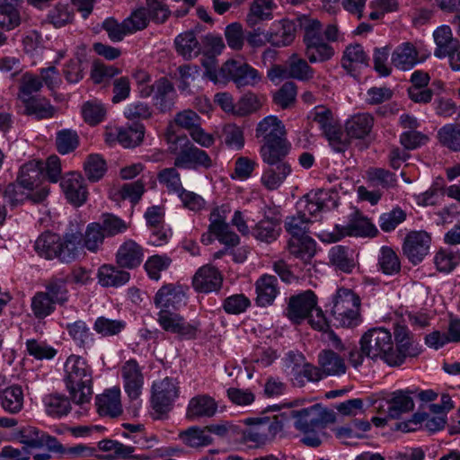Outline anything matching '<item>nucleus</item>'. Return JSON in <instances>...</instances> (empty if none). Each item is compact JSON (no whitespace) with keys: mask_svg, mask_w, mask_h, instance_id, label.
Here are the masks:
<instances>
[{"mask_svg":"<svg viewBox=\"0 0 460 460\" xmlns=\"http://www.w3.org/2000/svg\"><path fill=\"white\" fill-rule=\"evenodd\" d=\"M303 207L296 215L285 219V229L291 235L290 238L309 236L307 233L312 223L311 216L305 211V207Z\"/></svg>","mask_w":460,"mask_h":460,"instance_id":"a19ab883","label":"nucleus"},{"mask_svg":"<svg viewBox=\"0 0 460 460\" xmlns=\"http://www.w3.org/2000/svg\"><path fill=\"white\" fill-rule=\"evenodd\" d=\"M290 145L288 140L263 144L261 147L262 161L268 165H276L281 163H288L285 157L288 154Z\"/></svg>","mask_w":460,"mask_h":460,"instance_id":"ea45409f","label":"nucleus"},{"mask_svg":"<svg viewBox=\"0 0 460 460\" xmlns=\"http://www.w3.org/2000/svg\"><path fill=\"white\" fill-rule=\"evenodd\" d=\"M392 65L400 70H410L419 62V53L416 47L411 42L398 45L392 53Z\"/></svg>","mask_w":460,"mask_h":460,"instance_id":"7c9ffc66","label":"nucleus"},{"mask_svg":"<svg viewBox=\"0 0 460 460\" xmlns=\"http://www.w3.org/2000/svg\"><path fill=\"white\" fill-rule=\"evenodd\" d=\"M208 78L215 83L232 81L240 87L255 86L261 81V75L249 64L234 59L227 60L219 69L208 68Z\"/></svg>","mask_w":460,"mask_h":460,"instance_id":"20e7f679","label":"nucleus"},{"mask_svg":"<svg viewBox=\"0 0 460 460\" xmlns=\"http://www.w3.org/2000/svg\"><path fill=\"white\" fill-rule=\"evenodd\" d=\"M285 135V126L275 116L264 118L256 128V137L261 138L263 144L287 140Z\"/></svg>","mask_w":460,"mask_h":460,"instance_id":"393cba45","label":"nucleus"},{"mask_svg":"<svg viewBox=\"0 0 460 460\" xmlns=\"http://www.w3.org/2000/svg\"><path fill=\"white\" fill-rule=\"evenodd\" d=\"M305 31V54L311 63L329 60L334 55L333 48L323 41L322 23L303 15L297 19Z\"/></svg>","mask_w":460,"mask_h":460,"instance_id":"39448f33","label":"nucleus"},{"mask_svg":"<svg viewBox=\"0 0 460 460\" xmlns=\"http://www.w3.org/2000/svg\"><path fill=\"white\" fill-rule=\"evenodd\" d=\"M69 336L79 347L85 348L93 343V334L84 321H76L66 325Z\"/></svg>","mask_w":460,"mask_h":460,"instance_id":"69168bd1","label":"nucleus"},{"mask_svg":"<svg viewBox=\"0 0 460 460\" xmlns=\"http://www.w3.org/2000/svg\"><path fill=\"white\" fill-rule=\"evenodd\" d=\"M460 262V252L451 249L438 252L434 257V263L441 272L452 271Z\"/></svg>","mask_w":460,"mask_h":460,"instance_id":"338daca9","label":"nucleus"},{"mask_svg":"<svg viewBox=\"0 0 460 460\" xmlns=\"http://www.w3.org/2000/svg\"><path fill=\"white\" fill-rule=\"evenodd\" d=\"M84 251L83 234L79 231L58 235L57 259L61 262H71L76 260Z\"/></svg>","mask_w":460,"mask_h":460,"instance_id":"6ab92c4d","label":"nucleus"},{"mask_svg":"<svg viewBox=\"0 0 460 460\" xmlns=\"http://www.w3.org/2000/svg\"><path fill=\"white\" fill-rule=\"evenodd\" d=\"M255 291L257 305H271L279 294L278 279L270 274L261 275L255 282Z\"/></svg>","mask_w":460,"mask_h":460,"instance_id":"b1692460","label":"nucleus"},{"mask_svg":"<svg viewBox=\"0 0 460 460\" xmlns=\"http://www.w3.org/2000/svg\"><path fill=\"white\" fill-rule=\"evenodd\" d=\"M296 31V27L293 21L282 19L272 24L268 42L278 48L288 46L295 40Z\"/></svg>","mask_w":460,"mask_h":460,"instance_id":"c756f323","label":"nucleus"},{"mask_svg":"<svg viewBox=\"0 0 460 460\" xmlns=\"http://www.w3.org/2000/svg\"><path fill=\"white\" fill-rule=\"evenodd\" d=\"M84 170L90 181H98L107 171L106 162L100 155L92 154L84 161Z\"/></svg>","mask_w":460,"mask_h":460,"instance_id":"13d9d810","label":"nucleus"},{"mask_svg":"<svg viewBox=\"0 0 460 460\" xmlns=\"http://www.w3.org/2000/svg\"><path fill=\"white\" fill-rule=\"evenodd\" d=\"M288 251L292 256L307 263L316 252V243L310 236L290 238Z\"/></svg>","mask_w":460,"mask_h":460,"instance_id":"58836bf2","label":"nucleus"},{"mask_svg":"<svg viewBox=\"0 0 460 460\" xmlns=\"http://www.w3.org/2000/svg\"><path fill=\"white\" fill-rule=\"evenodd\" d=\"M23 0H0V28L11 31L21 23L19 8Z\"/></svg>","mask_w":460,"mask_h":460,"instance_id":"e433bc0d","label":"nucleus"},{"mask_svg":"<svg viewBox=\"0 0 460 460\" xmlns=\"http://www.w3.org/2000/svg\"><path fill=\"white\" fill-rule=\"evenodd\" d=\"M291 416L295 420V428L305 436L301 439L303 444L317 447L322 444L318 431L323 429L331 421V414L323 410L319 405H313L297 411H292Z\"/></svg>","mask_w":460,"mask_h":460,"instance_id":"f03ea898","label":"nucleus"},{"mask_svg":"<svg viewBox=\"0 0 460 460\" xmlns=\"http://www.w3.org/2000/svg\"><path fill=\"white\" fill-rule=\"evenodd\" d=\"M318 364L325 376H341L346 372L344 359L331 349H325L318 355Z\"/></svg>","mask_w":460,"mask_h":460,"instance_id":"79ce46f5","label":"nucleus"},{"mask_svg":"<svg viewBox=\"0 0 460 460\" xmlns=\"http://www.w3.org/2000/svg\"><path fill=\"white\" fill-rule=\"evenodd\" d=\"M252 234L257 240L270 243L278 238L279 228L275 221L266 218L255 225Z\"/></svg>","mask_w":460,"mask_h":460,"instance_id":"bf43d9fd","label":"nucleus"},{"mask_svg":"<svg viewBox=\"0 0 460 460\" xmlns=\"http://www.w3.org/2000/svg\"><path fill=\"white\" fill-rule=\"evenodd\" d=\"M378 266L385 275H395L401 270V261L396 252L388 246H383L378 256Z\"/></svg>","mask_w":460,"mask_h":460,"instance_id":"6e6d98bb","label":"nucleus"},{"mask_svg":"<svg viewBox=\"0 0 460 460\" xmlns=\"http://www.w3.org/2000/svg\"><path fill=\"white\" fill-rule=\"evenodd\" d=\"M177 142H184L174 159V166L181 169H208L213 165L210 156L202 149L191 144L186 137H176Z\"/></svg>","mask_w":460,"mask_h":460,"instance_id":"1a4fd4ad","label":"nucleus"},{"mask_svg":"<svg viewBox=\"0 0 460 460\" xmlns=\"http://www.w3.org/2000/svg\"><path fill=\"white\" fill-rule=\"evenodd\" d=\"M97 411L102 416L115 418L122 413L120 390L119 387L107 389L96 396Z\"/></svg>","mask_w":460,"mask_h":460,"instance_id":"c85d7f7f","label":"nucleus"},{"mask_svg":"<svg viewBox=\"0 0 460 460\" xmlns=\"http://www.w3.org/2000/svg\"><path fill=\"white\" fill-rule=\"evenodd\" d=\"M21 102L24 106V114L37 119H50L56 112L54 106L46 98L32 97Z\"/></svg>","mask_w":460,"mask_h":460,"instance_id":"a18cd8bd","label":"nucleus"},{"mask_svg":"<svg viewBox=\"0 0 460 460\" xmlns=\"http://www.w3.org/2000/svg\"><path fill=\"white\" fill-rule=\"evenodd\" d=\"M185 293L172 284L162 287L154 298L155 305L160 311L164 309H177L184 301Z\"/></svg>","mask_w":460,"mask_h":460,"instance_id":"473e14b6","label":"nucleus"},{"mask_svg":"<svg viewBox=\"0 0 460 460\" xmlns=\"http://www.w3.org/2000/svg\"><path fill=\"white\" fill-rule=\"evenodd\" d=\"M98 447L103 452L109 453L108 456L113 460H148L149 456L145 454H137V447L135 446L124 445L113 439H102L98 443Z\"/></svg>","mask_w":460,"mask_h":460,"instance_id":"412c9836","label":"nucleus"},{"mask_svg":"<svg viewBox=\"0 0 460 460\" xmlns=\"http://www.w3.org/2000/svg\"><path fill=\"white\" fill-rule=\"evenodd\" d=\"M42 86L40 76L31 73L23 74L19 84V100L23 101L34 97L33 93L40 92Z\"/></svg>","mask_w":460,"mask_h":460,"instance_id":"e2e57ef3","label":"nucleus"},{"mask_svg":"<svg viewBox=\"0 0 460 460\" xmlns=\"http://www.w3.org/2000/svg\"><path fill=\"white\" fill-rule=\"evenodd\" d=\"M297 87L293 82H286L274 93L273 102L283 110L291 108L296 100Z\"/></svg>","mask_w":460,"mask_h":460,"instance_id":"052dcab7","label":"nucleus"},{"mask_svg":"<svg viewBox=\"0 0 460 460\" xmlns=\"http://www.w3.org/2000/svg\"><path fill=\"white\" fill-rule=\"evenodd\" d=\"M181 441L191 447L208 446L212 443V438L205 429L190 427L179 435Z\"/></svg>","mask_w":460,"mask_h":460,"instance_id":"4d7b16f0","label":"nucleus"},{"mask_svg":"<svg viewBox=\"0 0 460 460\" xmlns=\"http://www.w3.org/2000/svg\"><path fill=\"white\" fill-rule=\"evenodd\" d=\"M130 274L112 265H102L98 270V281L102 287H119L125 285Z\"/></svg>","mask_w":460,"mask_h":460,"instance_id":"c03bdc74","label":"nucleus"},{"mask_svg":"<svg viewBox=\"0 0 460 460\" xmlns=\"http://www.w3.org/2000/svg\"><path fill=\"white\" fill-rule=\"evenodd\" d=\"M222 282L221 273L217 268L209 264L200 267L192 278L193 288L201 293L218 290L222 286Z\"/></svg>","mask_w":460,"mask_h":460,"instance_id":"aec40b11","label":"nucleus"},{"mask_svg":"<svg viewBox=\"0 0 460 460\" xmlns=\"http://www.w3.org/2000/svg\"><path fill=\"white\" fill-rule=\"evenodd\" d=\"M64 383L72 402L84 406L91 402L93 391V369L85 358L70 355L64 365Z\"/></svg>","mask_w":460,"mask_h":460,"instance_id":"f257e3e1","label":"nucleus"},{"mask_svg":"<svg viewBox=\"0 0 460 460\" xmlns=\"http://www.w3.org/2000/svg\"><path fill=\"white\" fill-rule=\"evenodd\" d=\"M44 292L51 297L55 304L62 305L68 301L69 295L66 279L51 278L48 281Z\"/></svg>","mask_w":460,"mask_h":460,"instance_id":"680f3d73","label":"nucleus"},{"mask_svg":"<svg viewBox=\"0 0 460 460\" xmlns=\"http://www.w3.org/2000/svg\"><path fill=\"white\" fill-rule=\"evenodd\" d=\"M317 303V296L312 290L291 296L285 309V315L293 323L300 324L310 316Z\"/></svg>","mask_w":460,"mask_h":460,"instance_id":"9d476101","label":"nucleus"},{"mask_svg":"<svg viewBox=\"0 0 460 460\" xmlns=\"http://www.w3.org/2000/svg\"><path fill=\"white\" fill-rule=\"evenodd\" d=\"M217 411V403L214 398L208 394H199L190 400L186 417L190 420L210 418L216 414Z\"/></svg>","mask_w":460,"mask_h":460,"instance_id":"bb28decb","label":"nucleus"},{"mask_svg":"<svg viewBox=\"0 0 460 460\" xmlns=\"http://www.w3.org/2000/svg\"><path fill=\"white\" fill-rule=\"evenodd\" d=\"M60 187L68 200L74 206L83 205L87 199V189L84 179L80 173L69 172L62 177Z\"/></svg>","mask_w":460,"mask_h":460,"instance_id":"dca6fc26","label":"nucleus"},{"mask_svg":"<svg viewBox=\"0 0 460 460\" xmlns=\"http://www.w3.org/2000/svg\"><path fill=\"white\" fill-rule=\"evenodd\" d=\"M360 349L371 359L380 358L389 366H400V358L394 353L391 332L384 327L372 328L360 339Z\"/></svg>","mask_w":460,"mask_h":460,"instance_id":"7ed1b4c3","label":"nucleus"},{"mask_svg":"<svg viewBox=\"0 0 460 460\" xmlns=\"http://www.w3.org/2000/svg\"><path fill=\"white\" fill-rule=\"evenodd\" d=\"M332 303L331 313L334 325L353 328L360 323V298L352 290L339 288Z\"/></svg>","mask_w":460,"mask_h":460,"instance_id":"423d86ee","label":"nucleus"},{"mask_svg":"<svg viewBox=\"0 0 460 460\" xmlns=\"http://www.w3.org/2000/svg\"><path fill=\"white\" fill-rule=\"evenodd\" d=\"M174 47L177 54L185 60L197 58L201 52V45L193 31H187L174 39Z\"/></svg>","mask_w":460,"mask_h":460,"instance_id":"c9c22d12","label":"nucleus"},{"mask_svg":"<svg viewBox=\"0 0 460 460\" xmlns=\"http://www.w3.org/2000/svg\"><path fill=\"white\" fill-rule=\"evenodd\" d=\"M43 171L44 164L41 161L31 160L21 166L17 181L27 190H32L40 183L41 179L45 177Z\"/></svg>","mask_w":460,"mask_h":460,"instance_id":"f704fd0d","label":"nucleus"},{"mask_svg":"<svg viewBox=\"0 0 460 460\" xmlns=\"http://www.w3.org/2000/svg\"><path fill=\"white\" fill-rule=\"evenodd\" d=\"M157 323L167 332L183 339H195L199 332L198 323H189L180 314L171 309H164L157 314Z\"/></svg>","mask_w":460,"mask_h":460,"instance_id":"6e6552de","label":"nucleus"},{"mask_svg":"<svg viewBox=\"0 0 460 460\" xmlns=\"http://www.w3.org/2000/svg\"><path fill=\"white\" fill-rule=\"evenodd\" d=\"M144 127L123 128L118 130L117 140L124 147L130 148L138 146L144 138Z\"/></svg>","mask_w":460,"mask_h":460,"instance_id":"774afa93","label":"nucleus"},{"mask_svg":"<svg viewBox=\"0 0 460 460\" xmlns=\"http://www.w3.org/2000/svg\"><path fill=\"white\" fill-rule=\"evenodd\" d=\"M377 233L375 225L358 211L352 213L348 224L341 228V236L374 237Z\"/></svg>","mask_w":460,"mask_h":460,"instance_id":"5701e85b","label":"nucleus"},{"mask_svg":"<svg viewBox=\"0 0 460 460\" xmlns=\"http://www.w3.org/2000/svg\"><path fill=\"white\" fill-rule=\"evenodd\" d=\"M369 58L359 44L346 47L341 58L342 67L350 75H355L357 69L368 66Z\"/></svg>","mask_w":460,"mask_h":460,"instance_id":"72a5a7b5","label":"nucleus"},{"mask_svg":"<svg viewBox=\"0 0 460 460\" xmlns=\"http://www.w3.org/2000/svg\"><path fill=\"white\" fill-rule=\"evenodd\" d=\"M373 117L367 113H360L347 120L345 129L349 137L363 138L369 134L373 127Z\"/></svg>","mask_w":460,"mask_h":460,"instance_id":"49530a36","label":"nucleus"},{"mask_svg":"<svg viewBox=\"0 0 460 460\" xmlns=\"http://www.w3.org/2000/svg\"><path fill=\"white\" fill-rule=\"evenodd\" d=\"M71 398L60 394H49L43 398L46 413L53 418L66 416L71 411Z\"/></svg>","mask_w":460,"mask_h":460,"instance_id":"37998d69","label":"nucleus"},{"mask_svg":"<svg viewBox=\"0 0 460 460\" xmlns=\"http://www.w3.org/2000/svg\"><path fill=\"white\" fill-rule=\"evenodd\" d=\"M291 173V166L288 163H281L276 165H269L261 175V184L268 190H278Z\"/></svg>","mask_w":460,"mask_h":460,"instance_id":"4c0bfd02","label":"nucleus"},{"mask_svg":"<svg viewBox=\"0 0 460 460\" xmlns=\"http://www.w3.org/2000/svg\"><path fill=\"white\" fill-rule=\"evenodd\" d=\"M285 420L282 414L247 419L245 423L251 427L245 433V440L254 443L256 447L267 444L282 431Z\"/></svg>","mask_w":460,"mask_h":460,"instance_id":"0eeeda50","label":"nucleus"},{"mask_svg":"<svg viewBox=\"0 0 460 460\" xmlns=\"http://www.w3.org/2000/svg\"><path fill=\"white\" fill-rule=\"evenodd\" d=\"M433 37L437 46L434 55L439 58L449 57L453 69H460V66L453 64L455 56L460 59V45L458 40L453 37L451 28L448 25H442L435 30Z\"/></svg>","mask_w":460,"mask_h":460,"instance_id":"ddd939ff","label":"nucleus"},{"mask_svg":"<svg viewBox=\"0 0 460 460\" xmlns=\"http://www.w3.org/2000/svg\"><path fill=\"white\" fill-rule=\"evenodd\" d=\"M271 19V5L268 0H254L252 3L246 17V22L250 28L256 27L260 22Z\"/></svg>","mask_w":460,"mask_h":460,"instance_id":"864d4df0","label":"nucleus"},{"mask_svg":"<svg viewBox=\"0 0 460 460\" xmlns=\"http://www.w3.org/2000/svg\"><path fill=\"white\" fill-rule=\"evenodd\" d=\"M316 122L325 136L332 137L336 132V122L332 111L323 105L316 106L310 112V116Z\"/></svg>","mask_w":460,"mask_h":460,"instance_id":"603ef678","label":"nucleus"},{"mask_svg":"<svg viewBox=\"0 0 460 460\" xmlns=\"http://www.w3.org/2000/svg\"><path fill=\"white\" fill-rule=\"evenodd\" d=\"M414 402L410 391L398 390L381 402L378 409L386 413L390 419H398L402 414L412 411Z\"/></svg>","mask_w":460,"mask_h":460,"instance_id":"2eb2a0df","label":"nucleus"},{"mask_svg":"<svg viewBox=\"0 0 460 460\" xmlns=\"http://www.w3.org/2000/svg\"><path fill=\"white\" fill-rule=\"evenodd\" d=\"M143 258L142 247L131 239L124 242L116 253V262L123 269L131 270L138 267L142 263Z\"/></svg>","mask_w":460,"mask_h":460,"instance_id":"a878e982","label":"nucleus"},{"mask_svg":"<svg viewBox=\"0 0 460 460\" xmlns=\"http://www.w3.org/2000/svg\"><path fill=\"white\" fill-rule=\"evenodd\" d=\"M20 442L28 449H40L46 447L49 451H61L62 445L53 436L28 426L21 429L19 433Z\"/></svg>","mask_w":460,"mask_h":460,"instance_id":"4468645a","label":"nucleus"},{"mask_svg":"<svg viewBox=\"0 0 460 460\" xmlns=\"http://www.w3.org/2000/svg\"><path fill=\"white\" fill-rule=\"evenodd\" d=\"M179 388L176 381L165 377L156 381L152 386V406L155 412L163 414L168 412L178 397Z\"/></svg>","mask_w":460,"mask_h":460,"instance_id":"9b49d317","label":"nucleus"},{"mask_svg":"<svg viewBox=\"0 0 460 460\" xmlns=\"http://www.w3.org/2000/svg\"><path fill=\"white\" fill-rule=\"evenodd\" d=\"M0 403L2 408L11 414L21 411L23 406V392L22 387L17 385L4 387L0 395Z\"/></svg>","mask_w":460,"mask_h":460,"instance_id":"de8ad7c7","label":"nucleus"},{"mask_svg":"<svg viewBox=\"0 0 460 460\" xmlns=\"http://www.w3.org/2000/svg\"><path fill=\"white\" fill-rule=\"evenodd\" d=\"M289 78L299 81H308L314 77V70L307 62L296 54L289 57L286 62Z\"/></svg>","mask_w":460,"mask_h":460,"instance_id":"3c124183","label":"nucleus"},{"mask_svg":"<svg viewBox=\"0 0 460 460\" xmlns=\"http://www.w3.org/2000/svg\"><path fill=\"white\" fill-rule=\"evenodd\" d=\"M330 264L335 269L344 273L349 274L358 265L354 251L347 246H332L328 252Z\"/></svg>","mask_w":460,"mask_h":460,"instance_id":"cd10ccee","label":"nucleus"},{"mask_svg":"<svg viewBox=\"0 0 460 460\" xmlns=\"http://www.w3.org/2000/svg\"><path fill=\"white\" fill-rule=\"evenodd\" d=\"M394 341V353L400 358V365L407 357H416L420 353L418 345L410 337V332L405 326L397 325L395 327Z\"/></svg>","mask_w":460,"mask_h":460,"instance_id":"2f4dec72","label":"nucleus"},{"mask_svg":"<svg viewBox=\"0 0 460 460\" xmlns=\"http://www.w3.org/2000/svg\"><path fill=\"white\" fill-rule=\"evenodd\" d=\"M18 181L6 186L4 191V197L11 206H17L25 199H31L34 203L42 202L49 195V189L41 187L37 191L31 193Z\"/></svg>","mask_w":460,"mask_h":460,"instance_id":"4be33fe9","label":"nucleus"},{"mask_svg":"<svg viewBox=\"0 0 460 460\" xmlns=\"http://www.w3.org/2000/svg\"><path fill=\"white\" fill-rule=\"evenodd\" d=\"M367 181L369 187L391 189L397 185V178L394 173L383 168H369L367 171Z\"/></svg>","mask_w":460,"mask_h":460,"instance_id":"09e8293b","label":"nucleus"},{"mask_svg":"<svg viewBox=\"0 0 460 460\" xmlns=\"http://www.w3.org/2000/svg\"><path fill=\"white\" fill-rule=\"evenodd\" d=\"M121 376L125 392L131 400L137 399L142 392L144 376L135 359L126 361L121 367Z\"/></svg>","mask_w":460,"mask_h":460,"instance_id":"a211bd4d","label":"nucleus"},{"mask_svg":"<svg viewBox=\"0 0 460 460\" xmlns=\"http://www.w3.org/2000/svg\"><path fill=\"white\" fill-rule=\"evenodd\" d=\"M439 144L452 152H460V125L446 124L438 131Z\"/></svg>","mask_w":460,"mask_h":460,"instance_id":"8fccbe9b","label":"nucleus"},{"mask_svg":"<svg viewBox=\"0 0 460 460\" xmlns=\"http://www.w3.org/2000/svg\"><path fill=\"white\" fill-rule=\"evenodd\" d=\"M339 195L332 189H318L306 194L303 199L298 202V206L305 207V211L310 216H314L321 211H329L338 206Z\"/></svg>","mask_w":460,"mask_h":460,"instance_id":"f8f14e48","label":"nucleus"},{"mask_svg":"<svg viewBox=\"0 0 460 460\" xmlns=\"http://www.w3.org/2000/svg\"><path fill=\"white\" fill-rule=\"evenodd\" d=\"M430 236L424 231L410 233L403 243V252L413 264L420 262L428 254Z\"/></svg>","mask_w":460,"mask_h":460,"instance_id":"f3484780","label":"nucleus"},{"mask_svg":"<svg viewBox=\"0 0 460 460\" xmlns=\"http://www.w3.org/2000/svg\"><path fill=\"white\" fill-rule=\"evenodd\" d=\"M122 427L124 430L121 431V437L129 439L140 449L149 448L151 447L149 445L150 439L147 438L145 433L144 425L124 423Z\"/></svg>","mask_w":460,"mask_h":460,"instance_id":"0e129e2a","label":"nucleus"},{"mask_svg":"<svg viewBox=\"0 0 460 460\" xmlns=\"http://www.w3.org/2000/svg\"><path fill=\"white\" fill-rule=\"evenodd\" d=\"M35 250L47 260L57 258L58 235L50 232L40 234L35 242Z\"/></svg>","mask_w":460,"mask_h":460,"instance_id":"5fc2aeb1","label":"nucleus"}]
</instances>
